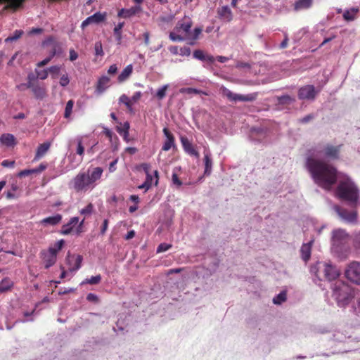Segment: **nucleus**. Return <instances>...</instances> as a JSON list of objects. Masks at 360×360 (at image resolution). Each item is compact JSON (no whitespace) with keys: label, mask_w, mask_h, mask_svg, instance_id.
Here are the masks:
<instances>
[{"label":"nucleus","mask_w":360,"mask_h":360,"mask_svg":"<svg viewBox=\"0 0 360 360\" xmlns=\"http://www.w3.org/2000/svg\"><path fill=\"white\" fill-rule=\"evenodd\" d=\"M63 217L60 214H56L53 216L48 217L40 221V224L44 226H56L60 224L62 221Z\"/></svg>","instance_id":"obj_19"},{"label":"nucleus","mask_w":360,"mask_h":360,"mask_svg":"<svg viewBox=\"0 0 360 360\" xmlns=\"http://www.w3.org/2000/svg\"><path fill=\"white\" fill-rule=\"evenodd\" d=\"M47 168V164L46 163H41L39 166L37 168L32 169L34 174L40 173L43 171H44Z\"/></svg>","instance_id":"obj_55"},{"label":"nucleus","mask_w":360,"mask_h":360,"mask_svg":"<svg viewBox=\"0 0 360 360\" xmlns=\"http://www.w3.org/2000/svg\"><path fill=\"white\" fill-rule=\"evenodd\" d=\"M77 154H78L82 158L84 154V147L82 145V139H79L77 141Z\"/></svg>","instance_id":"obj_50"},{"label":"nucleus","mask_w":360,"mask_h":360,"mask_svg":"<svg viewBox=\"0 0 360 360\" xmlns=\"http://www.w3.org/2000/svg\"><path fill=\"white\" fill-rule=\"evenodd\" d=\"M38 78L37 77V75L31 72V73H29L28 75H27V83H30L31 85H34L35 84H37V82H35V81Z\"/></svg>","instance_id":"obj_53"},{"label":"nucleus","mask_w":360,"mask_h":360,"mask_svg":"<svg viewBox=\"0 0 360 360\" xmlns=\"http://www.w3.org/2000/svg\"><path fill=\"white\" fill-rule=\"evenodd\" d=\"M13 285V282L9 278H4L0 282V292H4L11 290Z\"/></svg>","instance_id":"obj_34"},{"label":"nucleus","mask_w":360,"mask_h":360,"mask_svg":"<svg viewBox=\"0 0 360 360\" xmlns=\"http://www.w3.org/2000/svg\"><path fill=\"white\" fill-rule=\"evenodd\" d=\"M79 218L77 217H72L69 222L63 225L60 230V233L62 235H68L71 233L73 230L74 226L78 224Z\"/></svg>","instance_id":"obj_22"},{"label":"nucleus","mask_w":360,"mask_h":360,"mask_svg":"<svg viewBox=\"0 0 360 360\" xmlns=\"http://www.w3.org/2000/svg\"><path fill=\"white\" fill-rule=\"evenodd\" d=\"M340 274L335 266L331 264L323 263L319 264L316 272V276L320 279H326L328 281H333L339 276Z\"/></svg>","instance_id":"obj_5"},{"label":"nucleus","mask_w":360,"mask_h":360,"mask_svg":"<svg viewBox=\"0 0 360 360\" xmlns=\"http://www.w3.org/2000/svg\"><path fill=\"white\" fill-rule=\"evenodd\" d=\"M103 172V170L101 167H97L93 169V170L89 173V170L88 171L89 173V178L91 181V183L93 184L94 182L98 181L101 178L102 174Z\"/></svg>","instance_id":"obj_26"},{"label":"nucleus","mask_w":360,"mask_h":360,"mask_svg":"<svg viewBox=\"0 0 360 360\" xmlns=\"http://www.w3.org/2000/svg\"><path fill=\"white\" fill-rule=\"evenodd\" d=\"M349 235L343 229H336L333 231L332 244L333 246H339L344 244L348 240Z\"/></svg>","instance_id":"obj_11"},{"label":"nucleus","mask_w":360,"mask_h":360,"mask_svg":"<svg viewBox=\"0 0 360 360\" xmlns=\"http://www.w3.org/2000/svg\"><path fill=\"white\" fill-rule=\"evenodd\" d=\"M167 89H168V85L166 84L158 90L156 96L159 100H162L165 97L166 91H167Z\"/></svg>","instance_id":"obj_43"},{"label":"nucleus","mask_w":360,"mask_h":360,"mask_svg":"<svg viewBox=\"0 0 360 360\" xmlns=\"http://www.w3.org/2000/svg\"><path fill=\"white\" fill-rule=\"evenodd\" d=\"M333 292L338 302H342L347 304L352 297V290L349 285L340 281L335 283Z\"/></svg>","instance_id":"obj_4"},{"label":"nucleus","mask_w":360,"mask_h":360,"mask_svg":"<svg viewBox=\"0 0 360 360\" xmlns=\"http://www.w3.org/2000/svg\"><path fill=\"white\" fill-rule=\"evenodd\" d=\"M65 243V241L63 239H61L58 241H57L55 244V247L54 248H50L49 250H55L56 251V254L58 253V252L62 249L63 245Z\"/></svg>","instance_id":"obj_52"},{"label":"nucleus","mask_w":360,"mask_h":360,"mask_svg":"<svg viewBox=\"0 0 360 360\" xmlns=\"http://www.w3.org/2000/svg\"><path fill=\"white\" fill-rule=\"evenodd\" d=\"M133 72V65L131 64L128 65L119 75L117 81L120 83L126 81Z\"/></svg>","instance_id":"obj_29"},{"label":"nucleus","mask_w":360,"mask_h":360,"mask_svg":"<svg viewBox=\"0 0 360 360\" xmlns=\"http://www.w3.org/2000/svg\"><path fill=\"white\" fill-rule=\"evenodd\" d=\"M108 223H109L108 219H104L102 226H101V235H104L105 233V232L108 229Z\"/></svg>","instance_id":"obj_60"},{"label":"nucleus","mask_w":360,"mask_h":360,"mask_svg":"<svg viewBox=\"0 0 360 360\" xmlns=\"http://www.w3.org/2000/svg\"><path fill=\"white\" fill-rule=\"evenodd\" d=\"M218 14L224 20L230 21L232 19L231 11L227 6L219 8L218 9Z\"/></svg>","instance_id":"obj_30"},{"label":"nucleus","mask_w":360,"mask_h":360,"mask_svg":"<svg viewBox=\"0 0 360 360\" xmlns=\"http://www.w3.org/2000/svg\"><path fill=\"white\" fill-rule=\"evenodd\" d=\"M202 29L200 27H195L193 32H189L188 35H187V40L189 41L188 44L190 45H193L195 43V41L198 39L200 34L202 33Z\"/></svg>","instance_id":"obj_33"},{"label":"nucleus","mask_w":360,"mask_h":360,"mask_svg":"<svg viewBox=\"0 0 360 360\" xmlns=\"http://www.w3.org/2000/svg\"><path fill=\"white\" fill-rule=\"evenodd\" d=\"M140 10V6L131 7L129 9L122 8L118 12V16L124 18H129L134 15Z\"/></svg>","instance_id":"obj_27"},{"label":"nucleus","mask_w":360,"mask_h":360,"mask_svg":"<svg viewBox=\"0 0 360 360\" xmlns=\"http://www.w3.org/2000/svg\"><path fill=\"white\" fill-rule=\"evenodd\" d=\"M117 71V67L115 64L110 65L108 70V73L110 75H115Z\"/></svg>","instance_id":"obj_64"},{"label":"nucleus","mask_w":360,"mask_h":360,"mask_svg":"<svg viewBox=\"0 0 360 360\" xmlns=\"http://www.w3.org/2000/svg\"><path fill=\"white\" fill-rule=\"evenodd\" d=\"M193 57L202 61L205 60V53L202 50H195L193 52Z\"/></svg>","instance_id":"obj_48"},{"label":"nucleus","mask_w":360,"mask_h":360,"mask_svg":"<svg viewBox=\"0 0 360 360\" xmlns=\"http://www.w3.org/2000/svg\"><path fill=\"white\" fill-rule=\"evenodd\" d=\"M223 94L226 98L232 101H254L257 99L258 93H252L247 95L234 94L230 90L225 89Z\"/></svg>","instance_id":"obj_8"},{"label":"nucleus","mask_w":360,"mask_h":360,"mask_svg":"<svg viewBox=\"0 0 360 360\" xmlns=\"http://www.w3.org/2000/svg\"><path fill=\"white\" fill-rule=\"evenodd\" d=\"M25 1L26 0H0V4L6 3L4 9H11L15 11L22 7Z\"/></svg>","instance_id":"obj_18"},{"label":"nucleus","mask_w":360,"mask_h":360,"mask_svg":"<svg viewBox=\"0 0 360 360\" xmlns=\"http://www.w3.org/2000/svg\"><path fill=\"white\" fill-rule=\"evenodd\" d=\"M0 141L6 146H13L15 145V139L13 134H4L0 137Z\"/></svg>","instance_id":"obj_31"},{"label":"nucleus","mask_w":360,"mask_h":360,"mask_svg":"<svg viewBox=\"0 0 360 360\" xmlns=\"http://www.w3.org/2000/svg\"><path fill=\"white\" fill-rule=\"evenodd\" d=\"M171 248H172L171 244H168V243H160L157 248V252H163L167 251Z\"/></svg>","instance_id":"obj_49"},{"label":"nucleus","mask_w":360,"mask_h":360,"mask_svg":"<svg viewBox=\"0 0 360 360\" xmlns=\"http://www.w3.org/2000/svg\"><path fill=\"white\" fill-rule=\"evenodd\" d=\"M15 161L14 160H4L1 162V165L4 167H10L12 168L15 166Z\"/></svg>","instance_id":"obj_56"},{"label":"nucleus","mask_w":360,"mask_h":360,"mask_svg":"<svg viewBox=\"0 0 360 360\" xmlns=\"http://www.w3.org/2000/svg\"><path fill=\"white\" fill-rule=\"evenodd\" d=\"M140 167L144 171L146 175L150 174V165L148 163H143L140 165Z\"/></svg>","instance_id":"obj_62"},{"label":"nucleus","mask_w":360,"mask_h":360,"mask_svg":"<svg viewBox=\"0 0 360 360\" xmlns=\"http://www.w3.org/2000/svg\"><path fill=\"white\" fill-rule=\"evenodd\" d=\"M180 54L181 56H189L191 54V49L188 47H183L180 49Z\"/></svg>","instance_id":"obj_63"},{"label":"nucleus","mask_w":360,"mask_h":360,"mask_svg":"<svg viewBox=\"0 0 360 360\" xmlns=\"http://www.w3.org/2000/svg\"><path fill=\"white\" fill-rule=\"evenodd\" d=\"M82 259L83 258L82 255H68L67 256V260L69 265V270L70 271H75L78 270L81 267Z\"/></svg>","instance_id":"obj_13"},{"label":"nucleus","mask_w":360,"mask_h":360,"mask_svg":"<svg viewBox=\"0 0 360 360\" xmlns=\"http://www.w3.org/2000/svg\"><path fill=\"white\" fill-rule=\"evenodd\" d=\"M86 300L89 302H98V296L94 293H89L86 296Z\"/></svg>","instance_id":"obj_59"},{"label":"nucleus","mask_w":360,"mask_h":360,"mask_svg":"<svg viewBox=\"0 0 360 360\" xmlns=\"http://www.w3.org/2000/svg\"><path fill=\"white\" fill-rule=\"evenodd\" d=\"M51 147V142L46 141L41 144H39L37 147L35 156L34 158V161H37L41 158H43L46 153L48 152Z\"/></svg>","instance_id":"obj_21"},{"label":"nucleus","mask_w":360,"mask_h":360,"mask_svg":"<svg viewBox=\"0 0 360 360\" xmlns=\"http://www.w3.org/2000/svg\"><path fill=\"white\" fill-rule=\"evenodd\" d=\"M306 167L314 182L325 190L330 191L338 181L335 190L336 197L347 201L352 207L356 206L359 190L349 176L339 174L336 168L331 165L312 158L307 159Z\"/></svg>","instance_id":"obj_1"},{"label":"nucleus","mask_w":360,"mask_h":360,"mask_svg":"<svg viewBox=\"0 0 360 360\" xmlns=\"http://www.w3.org/2000/svg\"><path fill=\"white\" fill-rule=\"evenodd\" d=\"M204 162H205V175H210L212 168V161L211 159V155L209 151L205 150L204 152Z\"/></svg>","instance_id":"obj_28"},{"label":"nucleus","mask_w":360,"mask_h":360,"mask_svg":"<svg viewBox=\"0 0 360 360\" xmlns=\"http://www.w3.org/2000/svg\"><path fill=\"white\" fill-rule=\"evenodd\" d=\"M73 188L76 192L86 191L92 184L89 178V173L79 172L72 179Z\"/></svg>","instance_id":"obj_6"},{"label":"nucleus","mask_w":360,"mask_h":360,"mask_svg":"<svg viewBox=\"0 0 360 360\" xmlns=\"http://www.w3.org/2000/svg\"><path fill=\"white\" fill-rule=\"evenodd\" d=\"M313 0H298L295 4V9H307L311 6Z\"/></svg>","instance_id":"obj_35"},{"label":"nucleus","mask_w":360,"mask_h":360,"mask_svg":"<svg viewBox=\"0 0 360 360\" xmlns=\"http://www.w3.org/2000/svg\"><path fill=\"white\" fill-rule=\"evenodd\" d=\"M345 276L351 282L360 284V262H352L345 271Z\"/></svg>","instance_id":"obj_7"},{"label":"nucleus","mask_w":360,"mask_h":360,"mask_svg":"<svg viewBox=\"0 0 360 360\" xmlns=\"http://www.w3.org/2000/svg\"><path fill=\"white\" fill-rule=\"evenodd\" d=\"M317 91L313 85H306L300 88L298 98L300 100H313L315 98Z\"/></svg>","instance_id":"obj_9"},{"label":"nucleus","mask_w":360,"mask_h":360,"mask_svg":"<svg viewBox=\"0 0 360 360\" xmlns=\"http://www.w3.org/2000/svg\"><path fill=\"white\" fill-rule=\"evenodd\" d=\"M30 89L32 90L34 97L37 99H42L46 95V88L39 85L38 83L32 85V86L30 87Z\"/></svg>","instance_id":"obj_23"},{"label":"nucleus","mask_w":360,"mask_h":360,"mask_svg":"<svg viewBox=\"0 0 360 360\" xmlns=\"http://www.w3.org/2000/svg\"><path fill=\"white\" fill-rule=\"evenodd\" d=\"M24 32L21 30H17L13 32V34L8 37L6 39V42L16 41L20 39L23 34Z\"/></svg>","instance_id":"obj_40"},{"label":"nucleus","mask_w":360,"mask_h":360,"mask_svg":"<svg viewBox=\"0 0 360 360\" xmlns=\"http://www.w3.org/2000/svg\"><path fill=\"white\" fill-rule=\"evenodd\" d=\"M35 73L37 77L41 80L46 79L49 75L48 70H35Z\"/></svg>","instance_id":"obj_44"},{"label":"nucleus","mask_w":360,"mask_h":360,"mask_svg":"<svg viewBox=\"0 0 360 360\" xmlns=\"http://www.w3.org/2000/svg\"><path fill=\"white\" fill-rule=\"evenodd\" d=\"M106 18L105 13H100L97 12L94 15L86 18L81 25V27L82 30H84L88 25L91 24H99L103 22Z\"/></svg>","instance_id":"obj_10"},{"label":"nucleus","mask_w":360,"mask_h":360,"mask_svg":"<svg viewBox=\"0 0 360 360\" xmlns=\"http://www.w3.org/2000/svg\"><path fill=\"white\" fill-rule=\"evenodd\" d=\"M60 67L58 65H53L50 67L48 69V71L51 74V76L53 79L56 78L58 77L59 72H60Z\"/></svg>","instance_id":"obj_47"},{"label":"nucleus","mask_w":360,"mask_h":360,"mask_svg":"<svg viewBox=\"0 0 360 360\" xmlns=\"http://www.w3.org/2000/svg\"><path fill=\"white\" fill-rule=\"evenodd\" d=\"M335 210L338 215L343 219L349 222L356 221L357 213L356 211L349 212L347 209L342 208L339 206L335 207Z\"/></svg>","instance_id":"obj_12"},{"label":"nucleus","mask_w":360,"mask_h":360,"mask_svg":"<svg viewBox=\"0 0 360 360\" xmlns=\"http://www.w3.org/2000/svg\"><path fill=\"white\" fill-rule=\"evenodd\" d=\"M277 101L280 105H289L295 101V98L289 95H283L277 97Z\"/></svg>","instance_id":"obj_36"},{"label":"nucleus","mask_w":360,"mask_h":360,"mask_svg":"<svg viewBox=\"0 0 360 360\" xmlns=\"http://www.w3.org/2000/svg\"><path fill=\"white\" fill-rule=\"evenodd\" d=\"M314 242V239H311L309 242L303 243L300 248L301 258L305 262H308L311 257V248Z\"/></svg>","instance_id":"obj_16"},{"label":"nucleus","mask_w":360,"mask_h":360,"mask_svg":"<svg viewBox=\"0 0 360 360\" xmlns=\"http://www.w3.org/2000/svg\"><path fill=\"white\" fill-rule=\"evenodd\" d=\"M74 105V101L72 100H69L65 108L64 117L69 118L72 114V108Z\"/></svg>","instance_id":"obj_42"},{"label":"nucleus","mask_w":360,"mask_h":360,"mask_svg":"<svg viewBox=\"0 0 360 360\" xmlns=\"http://www.w3.org/2000/svg\"><path fill=\"white\" fill-rule=\"evenodd\" d=\"M124 26V22H119L114 28L113 32L115 39L118 44H120L122 40V29Z\"/></svg>","instance_id":"obj_37"},{"label":"nucleus","mask_w":360,"mask_h":360,"mask_svg":"<svg viewBox=\"0 0 360 360\" xmlns=\"http://www.w3.org/2000/svg\"><path fill=\"white\" fill-rule=\"evenodd\" d=\"M141 96H142L141 92V91H137V92L134 94V95L131 96L130 100L131 101V102L136 103V102H137L141 98Z\"/></svg>","instance_id":"obj_61"},{"label":"nucleus","mask_w":360,"mask_h":360,"mask_svg":"<svg viewBox=\"0 0 360 360\" xmlns=\"http://www.w3.org/2000/svg\"><path fill=\"white\" fill-rule=\"evenodd\" d=\"M181 143L184 148V150L190 155H193L197 158L200 157V154L198 150L195 148L191 142L186 136H181L180 138Z\"/></svg>","instance_id":"obj_15"},{"label":"nucleus","mask_w":360,"mask_h":360,"mask_svg":"<svg viewBox=\"0 0 360 360\" xmlns=\"http://www.w3.org/2000/svg\"><path fill=\"white\" fill-rule=\"evenodd\" d=\"M130 124L129 122H125L123 124L120 122L119 125L116 127L117 131L123 136L124 140H127L129 136V130Z\"/></svg>","instance_id":"obj_24"},{"label":"nucleus","mask_w":360,"mask_h":360,"mask_svg":"<svg viewBox=\"0 0 360 360\" xmlns=\"http://www.w3.org/2000/svg\"><path fill=\"white\" fill-rule=\"evenodd\" d=\"M101 281V276L100 274L96 275L95 276H91L89 278H86L82 283V285L84 284H90V285H96L98 284Z\"/></svg>","instance_id":"obj_38"},{"label":"nucleus","mask_w":360,"mask_h":360,"mask_svg":"<svg viewBox=\"0 0 360 360\" xmlns=\"http://www.w3.org/2000/svg\"><path fill=\"white\" fill-rule=\"evenodd\" d=\"M179 91H180V93H182V94H202L204 95H207V94L205 92H203L201 90H198L197 89H194V88H191V87L181 88Z\"/></svg>","instance_id":"obj_39"},{"label":"nucleus","mask_w":360,"mask_h":360,"mask_svg":"<svg viewBox=\"0 0 360 360\" xmlns=\"http://www.w3.org/2000/svg\"><path fill=\"white\" fill-rule=\"evenodd\" d=\"M94 210V205L92 203H89L84 208L80 210V214L84 215H90Z\"/></svg>","instance_id":"obj_45"},{"label":"nucleus","mask_w":360,"mask_h":360,"mask_svg":"<svg viewBox=\"0 0 360 360\" xmlns=\"http://www.w3.org/2000/svg\"><path fill=\"white\" fill-rule=\"evenodd\" d=\"M172 183L176 185L178 187H180L182 185V181L179 179L178 175L175 173L172 174Z\"/></svg>","instance_id":"obj_54"},{"label":"nucleus","mask_w":360,"mask_h":360,"mask_svg":"<svg viewBox=\"0 0 360 360\" xmlns=\"http://www.w3.org/2000/svg\"><path fill=\"white\" fill-rule=\"evenodd\" d=\"M359 12L358 7L352 8L350 10H347L343 13V18L346 21H353L356 19V14Z\"/></svg>","instance_id":"obj_32"},{"label":"nucleus","mask_w":360,"mask_h":360,"mask_svg":"<svg viewBox=\"0 0 360 360\" xmlns=\"http://www.w3.org/2000/svg\"><path fill=\"white\" fill-rule=\"evenodd\" d=\"M59 83L60 86L64 87L68 85L70 83V79L68 74H64L60 77Z\"/></svg>","instance_id":"obj_51"},{"label":"nucleus","mask_w":360,"mask_h":360,"mask_svg":"<svg viewBox=\"0 0 360 360\" xmlns=\"http://www.w3.org/2000/svg\"><path fill=\"white\" fill-rule=\"evenodd\" d=\"M94 49L95 54L96 56H103L104 55L102 43L101 41H97L95 43Z\"/></svg>","instance_id":"obj_46"},{"label":"nucleus","mask_w":360,"mask_h":360,"mask_svg":"<svg viewBox=\"0 0 360 360\" xmlns=\"http://www.w3.org/2000/svg\"><path fill=\"white\" fill-rule=\"evenodd\" d=\"M340 151V146H335L331 144H326L322 148L320 146H318L316 148L309 150L311 156L308 157L307 159L309 158L315 159L312 156L316 154V155L322 156L327 159L337 160L339 158Z\"/></svg>","instance_id":"obj_2"},{"label":"nucleus","mask_w":360,"mask_h":360,"mask_svg":"<svg viewBox=\"0 0 360 360\" xmlns=\"http://www.w3.org/2000/svg\"><path fill=\"white\" fill-rule=\"evenodd\" d=\"M32 174H34L32 169H24V170L20 171L18 174V176L21 178V177H24V176H28Z\"/></svg>","instance_id":"obj_58"},{"label":"nucleus","mask_w":360,"mask_h":360,"mask_svg":"<svg viewBox=\"0 0 360 360\" xmlns=\"http://www.w3.org/2000/svg\"><path fill=\"white\" fill-rule=\"evenodd\" d=\"M162 131L166 137V140L164 142L162 150L164 151H168L172 147H175V138L172 133L167 127H165Z\"/></svg>","instance_id":"obj_14"},{"label":"nucleus","mask_w":360,"mask_h":360,"mask_svg":"<svg viewBox=\"0 0 360 360\" xmlns=\"http://www.w3.org/2000/svg\"><path fill=\"white\" fill-rule=\"evenodd\" d=\"M191 20L179 21L176 25L174 31L169 34V39L173 41H182L187 39L192 27Z\"/></svg>","instance_id":"obj_3"},{"label":"nucleus","mask_w":360,"mask_h":360,"mask_svg":"<svg viewBox=\"0 0 360 360\" xmlns=\"http://www.w3.org/2000/svg\"><path fill=\"white\" fill-rule=\"evenodd\" d=\"M110 78L108 76H102L99 78L97 85H96V90L99 93L103 92L109 86L110 83Z\"/></svg>","instance_id":"obj_25"},{"label":"nucleus","mask_w":360,"mask_h":360,"mask_svg":"<svg viewBox=\"0 0 360 360\" xmlns=\"http://www.w3.org/2000/svg\"><path fill=\"white\" fill-rule=\"evenodd\" d=\"M57 255L55 250H49L47 253H45L43 257V262L46 269L52 266L56 262Z\"/></svg>","instance_id":"obj_17"},{"label":"nucleus","mask_w":360,"mask_h":360,"mask_svg":"<svg viewBox=\"0 0 360 360\" xmlns=\"http://www.w3.org/2000/svg\"><path fill=\"white\" fill-rule=\"evenodd\" d=\"M31 86H32V85H31L30 83L27 82V83L20 84L17 85L16 88L19 91H25L27 89H30Z\"/></svg>","instance_id":"obj_57"},{"label":"nucleus","mask_w":360,"mask_h":360,"mask_svg":"<svg viewBox=\"0 0 360 360\" xmlns=\"http://www.w3.org/2000/svg\"><path fill=\"white\" fill-rule=\"evenodd\" d=\"M103 133L107 138H108L110 142L111 143L113 150H117L119 146V139L117 136L110 129L106 127L103 128Z\"/></svg>","instance_id":"obj_20"},{"label":"nucleus","mask_w":360,"mask_h":360,"mask_svg":"<svg viewBox=\"0 0 360 360\" xmlns=\"http://www.w3.org/2000/svg\"><path fill=\"white\" fill-rule=\"evenodd\" d=\"M286 292L285 291H282L273 299V302L275 304H281L282 302L286 300Z\"/></svg>","instance_id":"obj_41"}]
</instances>
